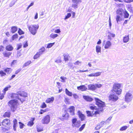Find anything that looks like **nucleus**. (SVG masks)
<instances>
[{"label": "nucleus", "mask_w": 133, "mask_h": 133, "mask_svg": "<svg viewBox=\"0 0 133 133\" xmlns=\"http://www.w3.org/2000/svg\"><path fill=\"white\" fill-rule=\"evenodd\" d=\"M60 78L62 80L61 82H65V79H66V77L64 78L63 77H61Z\"/></svg>", "instance_id": "59"}, {"label": "nucleus", "mask_w": 133, "mask_h": 133, "mask_svg": "<svg viewBox=\"0 0 133 133\" xmlns=\"http://www.w3.org/2000/svg\"><path fill=\"white\" fill-rule=\"evenodd\" d=\"M6 75V72L3 70L0 71V76L1 77L4 76Z\"/></svg>", "instance_id": "37"}, {"label": "nucleus", "mask_w": 133, "mask_h": 133, "mask_svg": "<svg viewBox=\"0 0 133 133\" xmlns=\"http://www.w3.org/2000/svg\"><path fill=\"white\" fill-rule=\"evenodd\" d=\"M71 16V14L70 13H68L67 15L65 16V17L64 18V19H66L70 17Z\"/></svg>", "instance_id": "56"}, {"label": "nucleus", "mask_w": 133, "mask_h": 133, "mask_svg": "<svg viewBox=\"0 0 133 133\" xmlns=\"http://www.w3.org/2000/svg\"><path fill=\"white\" fill-rule=\"evenodd\" d=\"M35 119V118H31V120L29 121L27 124V125L28 126L31 127L34 124V121Z\"/></svg>", "instance_id": "22"}, {"label": "nucleus", "mask_w": 133, "mask_h": 133, "mask_svg": "<svg viewBox=\"0 0 133 133\" xmlns=\"http://www.w3.org/2000/svg\"><path fill=\"white\" fill-rule=\"evenodd\" d=\"M39 27V25L36 24L31 25L28 27L29 31L33 35H35L37 33V30Z\"/></svg>", "instance_id": "4"}, {"label": "nucleus", "mask_w": 133, "mask_h": 133, "mask_svg": "<svg viewBox=\"0 0 133 133\" xmlns=\"http://www.w3.org/2000/svg\"><path fill=\"white\" fill-rule=\"evenodd\" d=\"M72 125L73 127H76L78 128L81 125L80 122L79 121H77L76 118H74L72 119Z\"/></svg>", "instance_id": "8"}, {"label": "nucleus", "mask_w": 133, "mask_h": 133, "mask_svg": "<svg viewBox=\"0 0 133 133\" xmlns=\"http://www.w3.org/2000/svg\"><path fill=\"white\" fill-rule=\"evenodd\" d=\"M50 121V116L49 115H47L43 117L41 120V122L43 124H47L49 123Z\"/></svg>", "instance_id": "5"}, {"label": "nucleus", "mask_w": 133, "mask_h": 133, "mask_svg": "<svg viewBox=\"0 0 133 133\" xmlns=\"http://www.w3.org/2000/svg\"><path fill=\"white\" fill-rule=\"evenodd\" d=\"M69 110V112L70 113L71 116H74L75 115V107L73 106H71L68 108Z\"/></svg>", "instance_id": "13"}, {"label": "nucleus", "mask_w": 133, "mask_h": 133, "mask_svg": "<svg viewBox=\"0 0 133 133\" xmlns=\"http://www.w3.org/2000/svg\"><path fill=\"white\" fill-rule=\"evenodd\" d=\"M32 63L31 61L30 60L26 62L23 65L24 67H26L27 66L29 65L30 64H31Z\"/></svg>", "instance_id": "38"}, {"label": "nucleus", "mask_w": 133, "mask_h": 133, "mask_svg": "<svg viewBox=\"0 0 133 133\" xmlns=\"http://www.w3.org/2000/svg\"><path fill=\"white\" fill-rule=\"evenodd\" d=\"M5 94L4 93H1V91H0V99H2L4 98Z\"/></svg>", "instance_id": "47"}, {"label": "nucleus", "mask_w": 133, "mask_h": 133, "mask_svg": "<svg viewBox=\"0 0 133 133\" xmlns=\"http://www.w3.org/2000/svg\"><path fill=\"white\" fill-rule=\"evenodd\" d=\"M109 100L112 102L116 101L118 98V96L115 94H110L108 97Z\"/></svg>", "instance_id": "9"}, {"label": "nucleus", "mask_w": 133, "mask_h": 133, "mask_svg": "<svg viewBox=\"0 0 133 133\" xmlns=\"http://www.w3.org/2000/svg\"><path fill=\"white\" fill-rule=\"evenodd\" d=\"M115 36V35L113 33H109L108 36V39L111 40L112 37H114Z\"/></svg>", "instance_id": "26"}, {"label": "nucleus", "mask_w": 133, "mask_h": 133, "mask_svg": "<svg viewBox=\"0 0 133 133\" xmlns=\"http://www.w3.org/2000/svg\"><path fill=\"white\" fill-rule=\"evenodd\" d=\"M87 116L88 117H92L93 116H96L97 115H99V111L98 110H95V111H92L91 112L89 110H87L86 111Z\"/></svg>", "instance_id": "7"}, {"label": "nucleus", "mask_w": 133, "mask_h": 133, "mask_svg": "<svg viewBox=\"0 0 133 133\" xmlns=\"http://www.w3.org/2000/svg\"><path fill=\"white\" fill-rule=\"evenodd\" d=\"M124 2L127 3H130L133 1V0H124Z\"/></svg>", "instance_id": "63"}, {"label": "nucleus", "mask_w": 133, "mask_h": 133, "mask_svg": "<svg viewBox=\"0 0 133 133\" xmlns=\"http://www.w3.org/2000/svg\"><path fill=\"white\" fill-rule=\"evenodd\" d=\"M18 33L19 35H21L24 34V32L21 29L19 28Z\"/></svg>", "instance_id": "49"}, {"label": "nucleus", "mask_w": 133, "mask_h": 133, "mask_svg": "<svg viewBox=\"0 0 133 133\" xmlns=\"http://www.w3.org/2000/svg\"><path fill=\"white\" fill-rule=\"evenodd\" d=\"M18 123L19 124L20 128L21 129H22L24 126V124L20 122H19Z\"/></svg>", "instance_id": "46"}, {"label": "nucleus", "mask_w": 133, "mask_h": 133, "mask_svg": "<svg viewBox=\"0 0 133 133\" xmlns=\"http://www.w3.org/2000/svg\"><path fill=\"white\" fill-rule=\"evenodd\" d=\"M101 74V72H97L96 73H94L95 77L98 76H100Z\"/></svg>", "instance_id": "57"}, {"label": "nucleus", "mask_w": 133, "mask_h": 133, "mask_svg": "<svg viewBox=\"0 0 133 133\" xmlns=\"http://www.w3.org/2000/svg\"><path fill=\"white\" fill-rule=\"evenodd\" d=\"M81 63L82 62L81 61H77L74 63V64L76 65H78L79 64H81Z\"/></svg>", "instance_id": "58"}, {"label": "nucleus", "mask_w": 133, "mask_h": 133, "mask_svg": "<svg viewBox=\"0 0 133 133\" xmlns=\"http://www.w3.org/2000/svg\"><path fill=\"white\" fill-rule=\"evenodd\" d=\"M28 46V43L27 41H26L23 44V47L24 48H26Z\"/></svg>", "instance_id": "52"}, {"label": "nucleus", "mask_w": 133, "mask_h": 133, "mask_svg": "<svg viewBox=\"0 0 133 133\" xmlns=\"http://www.w3.org/2000/svg\"><path fill=\"white\" fill-rule=\"evenodd\" d=\"M13 128L14 130L16 131V128L17 125V119H14L13 121Z\"/></svg>", "instance_id": "18"}, {"label": "nucleus", "mask_w": 133, "mask_h": 133, "mask_svg": "<svg viewBox=\"0 0 133 133\" xmlns=\"http://www.w3.org/2000/svg\"><path fill=\"white\" fill-rule=\"evenodd\" d=\"M89 89L90 90H94L96 89V86L95 85H91L89 87Z\"/></svg>", "instance_id": "39"}, {"label": "nucleus", "mask_w": 133, "mask_h": 133, "mask_svg": "<svg viewBox=\"0 0 133 133\" xmlns=\"http://www.w3.org/2000/svg\"><path fill=\"white\" fill-rule=\"evenodd\" d=\"M18 37V35L17 34L14 35L12 37V40H14L16 39Z\"/></svg>", "instance_id": "50"}, {"label": "nucleus", "mask_w": 133, "mask_h": 133, "mask_svg": "<svg viewBox=\"0 0 133 133\" xmlns=\"http://www.w3.org/2000/svg\"><path fill=\"white\" fill-rule=\"evenodd\" d=\"M78 115L79 117L81 119V120L82 121L84 120L86 118L85 115L82 114L80 111H78Z\"/></svg>", "instance_id": "15"}, {"label": "nucleus", "mask_w": 133, "mask_h": 133, "mask_svg": "<svg viewBox=\"0 0 133 133\" xmlns=\"http://www.w3.org/2000/svg\"><path fill=\"white\" fill-rule=\"evenodd\" d=\"M48 110L47 109H46L44 110L41 109L40 110V111L39 112L38 114H42L43 113L46 112Z\"/></svg>", "instance_id": "36"}, {"label": "nucleus", "mask_w": 133, "mask_h": 133, "mask_svg": "<svg viewBox=\"0 0 133 133\" xmlns=\"http://www.w3.org/2000/svg\"><path fill=\"white\" fill-rule=\"evenodd\" d=\"M73 95L74 98L75 99H77L78 97V95L76 94H74Z\"/></svg>", "instance_id": "60"}, {"label": "nucleus", "mask_w": 133, "mask_h": 133, "mask_svg": "<svg viewBox=\"0 0 133 133\" xmlns=\"http://www.w3.org/2000/svg\"><path fill=\"white\" fill-rule=\"evenodd\" d=\"M11 86L10 85H8L3 90V92L5 94L6 91L8 90H9V89L11 88Z\"/></svg>", "instance_id": "29"}, {"label": "nucleus", "mask_w": 133, "mask_h": 133, "mask_svg": "<svg viewBox=\"0 0 133 133\" xmlns=\"http://www.w3.org/2000/svg\"><path fill=\"white\" fill-rule=\"evenodd\" d=\"M69 99L68 98H66L65 99L64 102L66 104H70V103L69 101Z\"/></svg>", "instance_id": "44"}, {"label": "nucleus", "mask_w": 133, "mask_h": 133, "mask_svg": "<svg viewBox=\"0 0 133 133\" xmlns=\"http://www.w3.org/2000/svg\"><path fill=\"white\" fill-rule=\"evenodd\" d=\"M94 99L95 101L96 104L98 108H97L96 106L93 104H91L89 106V108L91 110H99L100 115L104 111L103 108L105 107V103L97 98L95 97Z\"/></svg>", "instance_id": "2"}, {"label": "nucleus", "mask_w": 133, "mask_h": 133, "mask_svg": "<svg viewBox=\"0 0 133 133\" xmlns=\"http://www.w3.org/2000/svg\"><path fill=\"white\" fill-rule=\"evenodd\" d=\"M64 60L65 61H68L70 57V56L68 54H64L63 55Z\"/></svg>", "instance_id": "20"}, {"label": "nucleus", "mask_w": 133, "mask_h": 133, "mask_svg": "<svg viewBox=\"0 0 133 133\" xmlns=\"http://www.w3.org/2000/svg\"><path fill=\"white\" fill-rule=\"evenodd\" d=\"M11 52H10L5 51L3 53L4 56L5 57L8 58L11 55Z\"/></svg>", "instance_id": "21"}, {"label": "nucleus", "mask_w": 133, "mask_h": 133, "mask_svg": "<svg viewBox=\"0 0 133 133\" xmlns=\"http://www.w3.org/2000/svg\"><path fill=\"white\" fill-rule=\"evenodd\" d=\"M69 117V114L68 113L66 112H64V114L62 115V116L60 117V119L62 120H67L68 119Z\"/></svg>", "instance_id": "11"}, {"label": "nucleus", "mask_w": 133, "mask_h": 133, "mask_svg": "<svg viewBox=\"0 0 133 133\" xmlns=\"http://www.w3.org/2000/svg\"><path fill=\"white\" fill-rule=\"evenodd\" d=\"M132 95L129 92H128L126 93L125 96V101L127 102L130 101L132 98Z\"/></svg>", "instance_id": "10"}, {"label": "nucleus", "mask_w": 133, "mask_h": 133, "mask_svg": "<svg viewBox=\"0 0 133 133\" xmlns=\"http://www.w3.org/2000/svg\"><path fill=\"white\" fill-rule=\"evenodd\" d=\"M78 3H75V4H72V7L76 9L78 8Z\"/></svg>", "instance_id": "45"}, {"label": "nucleus", "mask_w": 133, "mask_h": 133, "mask_svg": "<svg viewBox=\"0 0 133 133\" xmlns=\"http://www.w3.org/2000/svg\"><path fill=\"white\" fill-rule=\"evenodd\" d=\"M13 49V47L10 45H8L5 47L6 50L8 51H12Z\"/></svg>", "instance_id": "23"}, {"label": "nucleus", "mask_w": 133, "mask_h": 133, "mask_svg": "<svg viewBox=\"0 0 133 133\" xmlns=\"http://www.w3.org/2000/svg\"><path fill=\"white\" fill-rule=\"evenodd\" d=\"M55 62L57 63H60L61 62L62 60L61 57L58 58L55 61Z\"/></svg>", "instance_id": "53"}, {"label": "nucleus", "mask_w": 133, "mask_h": 133, "mask_svg": "<svg viewBox=\"0 0 133 133\" xmlns=\"http://www.w3.org/2000/svg\"><path fill=\"white\" fill-rule=\"evenodd\" d=\"M11 113L10 112H6L3 115V117H4L9 118L10 116Z\"/></svg>", "instance_id": "27"}, {"label": "nucleus", "mask_w": 133, "mask_h": 133, "mask_svg": "<svg viewBox=\"0 0 133 133\" xmlns=\"http://www.w3.org/2000/svg\"><path fill=\"white\" fill-rule=\"evenodd\" d=\"M37 130L38 132H41L43 131V128H41L39 127H37Z\"/></svg>", "instance_id": "55"}, {"label": "nucleus", "mask_w": 133, "mask_h": 133, "mask_svg": "<svg viewBox=\"0 0 133 133\" xmlns=\"http://www.w3.org/2000/svg\"><path fill=\"white\" fill-rule=\"evenodd\" d=\"M101 127V126L99 124L97 125L95 127V129L96 130H98Z\"/></svg>", "instance_id": "64"}, {"label": "nucleus", "mask_w": 133, "mask_h": 133, "mask_svg": "<svg viewBox=\"0 0 133 133\" xmlns=\"http://www.w3.org/2000/svg\"><path fill=\"white\" fill-rule=\"evenodd\" d=\"M129 39V35L125 36L123 37V42L126 43L128 42Z\"/></svg>", "instance_id": "24"}, {"label": "nucleus", "mask_w": 133, "mask_h": 133, "mask_svg": "<svg viewBox=\"0 0 133 133\" xmlns=\"http://www.w3.org/2000/svg\"><path fill=\"white\" fill-rule=\"evenodd\" d=\"M72 2L74 3H79L82 2V0H71Z\"/></svg>", "instance_id": "43"}, {"label": "nucleus", "mask_w": 133, "mask_h": 133, "mask_svg": "<svg viewBox=\"0 0 133 133\" xmlns=\"http://www.w3.org/2000/svg\"><path fill=\"white\" fill-rule=\"evenodd\" d=\"M10 97L15 99L10 100L8 103L11 111L14 112L17 108V105L18 103L17 99L23 103L26 101V98L28 97V94L24 91H20L17 92V93H11Z\"/></svg>", "instance_id": "1"}, {"label": "nucleus", "mask_w": 133, "mask_h": 133, "mask_svg": "<svg viewBox=\"0 0 133 133\" xmlns=\"http://www.w3.org/2000/svg\"><path fill=\"white\" fill-rule=\"evenodd\" d=\"M124 14V17L125 18H128L129 16V14L127 11L125 10L123 13Z\"/></svg>", "instance_id": "34"}, {"label": "nucleus", "mask_w": 133, "mask_h": 133, "mask_svg": "<svg viewBox=\"0 0 133 133\" xmlns=\"http://www.w3.org/2000/svg\"><path fill=\"white\" fill-rule=\"evenodd\" d=\"M45 49L44 47H42L39 50V51L38 52L41 55L45 51Z\"/></svg>", "instance_id": "33"}, {"label": "nucleus", "mask_w": 133, "mask_h": 133, "mask_svg": "<svg viewBox=\"0 0 133 133\" xmlns=\"http://www.w3.org/2000/svg\"><path fill=\"white\" fill-rule=\"evenodd\" d=\"M58 36V34H51L50 36V37L53 39L55 38L56 37H57Z\"/></svg>", "instance_id": "40"}, {"label": "nucleus", "mask_w": 133, "mask_h": 133, "mask_svg": "<svg viewBox=\"0 0 133 133\" xmlns=\"http://www.w3.org/2000/svg\"><path fill=\"white\" fill-rule=\"evenodd\" d=\"M55 44V43H50L48 44L47 48H49L52 47L54 44Z\"/></svg>", "instance_id": "51"}, {"label": "nucleus", "mask_w": 133, "mask_h": 133, "mask_svg": "<svg viewBox=\"0 0 133 133\" xmlns=\"http://www.w3.org/2000/svg\"><path fill=\"white\" fill-rule=\"evenodd\" d=\"M22 46V44L21 43L17 44V48L16 50H19L21 48Z\"/></svg>", "instance_id": "54"}, {"label": "nucleus", "mask_w": 133, "mask_h": 133, "mask_svg": "<svg viewBox=\"0 0 133 133\" xmlns=\"http://www.w3.org/2000/svg\"><path fill=\"white\" fill-rule=\"evenodd\" d=\"M116 6L117 7H123L124 6V5L123 4L120 3L116 4Z\"/></svg>", "instance_id": "61"}, {"label": "nucleus", "mask_w": 133, "mask_h": 133, "mask_svg": "<svg viewBox=\"0 0 133 133\" xmlns=\"http://www.w3.org/2000/svg\"><path fill=\"white\" fill-rule=\"evenodd\" d=\"M122 85L121 84L115 83L113 86L111 91L115 93L117 95H119L121 94L122 89H121Z\"/></svg>", "instance_id": "3"}, {"label": "nucleus", "mask_w": 133, "mask_h": 133, "mask_svg": "<svg viewBox=\"0 0 133 133\" xmlns=\"http://www.w3.org/2000/svg\"><path fill=\"white\" fill-rule=\"evenodd\" d=\"M12 69L11 68H6L4 70V71L7 74H10L12 71Z\"/></svg>", "instance_id": "19"}, {"label": "nucleus", "mask_w": 133, "mask_h": 133, "mask_svg": "<svg viewBox=\"0 0 133 133\" xmlns=\"http://www.w3.org/2000/svg\"><path fill=\"white\" fill-rule=\"evenodd\" d=\"M17 30V28L16 26H13L11 28V32L12 33H14Z\"/></svg>", "instance_id": "30"}, {"label": "nucleus", "mask_w": 133, "mask_h": 133, "mask_svg": "<svg viewBox=\"0 0 133 133\" xmlns=\"http://www.w3.org/2000/svg\"><path fill=\"white\" fill-rule=\"evenodd\" d=\"M46 105L45 102H43L40 106V107L42 108H46Z\"/></svg>", "instance_id": "48"}, {"label": "nucleus", "mask_w": 133, "mask_h": 133, "mask_svg": "<svg viewBox=\"0 0 133 133\" xmlns=\"http://www.w3.org/2000/svg\"><path fill=\"white\" fill-rule=\"evenodd\" d=\"M111 45V42L109 41H107L105 43V41H103V45L104 46V48L105 49L109 48Z\"/></svg>", "instance_id": "12"}, {"label": "nucleus", "mask_w": 133, "mask_h": 133, "mask_svg": "<svg viewBox=\"0 0 133 133\" xmlns=\"http://www.w3.org/2000/svg\"><path fill=\"white\" fill-rule=\"evenodd\" d=\"M4 49V47L2 45H0V51H3Z\"/></svg>", "instance_id": "62"}, {"label": "nucleus", "mask_w": 133, "mask_h": 133, "mask_svg": "<svg viewBox=\"0 0 133 133\" xmlns=\"http://www.w3.org/2000/svg\"><path fill=\"white\" fill-rule=\"evenodd\" d=\"M123 10L122 9H118L116 11L118 15L122 16L123 15Z\"/></svg>", "instance_id": "25"}, {"label": "nucleus", "mask_w": 133, "mask_h": 133, "mask_svg": "<svg viewBox=\"0 0 133 133\" xmlns=\"http://www.w3.org/2000/svg\"><path fill=\"white\" fill-rule=\"evenodd\" d=\"M128 128L127 126H124L122 127L119 129L120 131H123L125 130Z\"/></svg>", "instance_id": "41"}, {"label": "nucleus", "mask_w": 133, "mask_h": 133, "mask_svg": "<svg viewBox=\"0 0 133 133\" xmlns=\"http://www.w3.org/2000/svg\"><path fill=\"white\" fill-rule=\"evenodd\" d=\"M41 55L38 52L34 56L33 58L34 59H37L40 57Z\"/></svg>", "instance_id": "31"}, {"label": "nucleus", "mask_w": 133, "mask_h": 133, "mask_svg": "<svg viewBox=\"0 0 133 133\" xmlns=\"http://www.w3.org/2000/svg\"><path fill=\"white\" fill-rule=\"evenodd\" d=\"M65 92L66 94L68 96L70 97L72 96V92L69 91L67 88L65 89Z\"/></svg>", "instance_id": "28"}, {"label": "nucleus", "mask_w": 133, "mask_h": 133, "mask_svg": "<svg viewBox=\"0 0 133 133\" xmlns=\"http://www.w3.org/2000/svg\"><path fill=\"white\" fill-rule=\"evenodd\" d=\"M83 97L85 100L87 101L91 102L93 100V99L92 98L88 96H83Z\"/></svg>", "instance_id": "17"}, {"label": "nucleus", "mask_w": 133, "mask_h": 133, "mask_svg": "<svg viewBox=\"0 0 133 133\" xmlns=\"http://www.w3.org/2000/svg\"><path fill=\"white\" fill-rule=\"evenodd\" d=\"M77 88L78 90L82 91H85L87 89V87L85 85H81L77 87Z\"/></svg>", "instance_id": "14"}, {"label": "nucleus", "mask_w": 133, "mask_h": 133, "mask_svg": "<svg viewBox=\"0 0 133 133\" xmlns=\"http://www.w3.org/2000/svg\"><path fill=\"white\" fill-rule=\"evenodd\" d=\"M85 125V124H83L82 125L81 127L79 128V131H81L84 128Z\"/></svg>", "instance_id": "42"}, {"label": "nucleus", "mask_w": 133, "mask_h": 133, "mask_svg": "<svg viewBox=\"0 0 133 133\" xmlns=\"http://www.w3.org/2000/svg\"><path fill=\"white\" fill-rule=\"evenodd\" d=\"M96 52L98 53L101 52V47L99 45H97L96 46Z\"/></svg>", "instance_id": "32"}, {"label": "nucleus", "mask_w": 133, "mask_h": 133, "mask_svg": "<svg viewBox=\"0 0 133 133\" xmlns=\"http://www.w3.org/2000/svg\"><path fill=\"white\" fill-rule=\"evenodd\" d=\"M116 19L117 23L121 22L122 21V18L119 15H117L116 16Z\"/></svg>", "instance_id": "35"}, {"label": "nucleus", "mask_w": 133, "mask_h": 133, "mask_svg": "<svg viewBox=\"0 0 133 133\" xmlns=\"http://www.w3.org/2000/svg\"><path fill=\"white\" fill-rule=\"evenodd\" d=\"M1 123L3 128H8L10 125L11 122L9 119L5 118L2 121Z\"/></svg>", "instance_id": "6"}, {"label": "nucleus", "mask_w": 133, "mask_h": 133, "mask_svg": "<svg viewBox=\"0 0 133 133\" xmlns=\"http://www.w3.org/2000/svg\"><path fill=\"white\" fill-rule=\"evenodd\" d=\"M54 100V97H51L50 98H47L45 101V102L47 103H51L53 102Z\"/></svg>", "instance_id": "16"}]
</instances>
